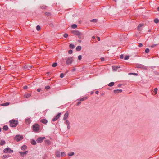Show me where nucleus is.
I'll list each match as a JSON object with an SVG mask.
<instances>
[{
  "label": "nucleus",
  "instance_id": "obj_55",
  "mask_svg": "<svg viewBox=\"0 0 159 159\" xmlns=\"http://www.w3.org/2000/svg\"><path fill=\"white\" fill-rule=\"evenodd\" d=\"M97 39H98V41H100V38L99 37H98Z\"/></svg>",
  "mask_w": 159,
  "mask_h": 159
},
{
  "label": "nucleus",
  "instance_id": "obj_58",
  "mask_svg": "<svg viewBox=\"0 0 159 159\" xmlns=\"http://www.w3.org/2000/svg\"><path fill=\"white\" fill-rule=\"evenodd\" d=\"M155 45H152L151 46V47L152 48L154 47Z\"/></svg>",
  "mask_w": 159,
  "mask_h": 159
},
{
  "label": "nucleus",
  "instance_id": "obj_42",
  "mask_svg": "<svg viewBox=\"0 0 159 159\" xmlns=\"http://www.w3.org/2000/svg\"><path fill=\"white\" fill-rule=\"evenodd\" d=\"M50 88V87L48 86H46L45 88V89L47 90L49 89Z\"/></svg>",
  "mask_w": 159,
  "mask_h": 159
},
{
  "label": "nucleus",
  "instance_id": "obj_25",
  "mask_svg": "<svg viewBox=\"0 0 159 159\" xmlns=\"http://www.w3.org/2000/svg\"><path fill=\"white\" fill-rule=\"evenodd\" d=\"M27 124H29L30 123V119H26L25 120Z\"/></svg>",
  "mask_w": 159,
  "mask_h": 159
},
{
  "label": "nucleus",
  "instance_id": "obj_13",
  "mask_svg": "<svg viewBox=\"0 0 159 159\" xmlns=\"http://www.w3.org/2000/svg\"><path fill=\"white\" fill-rule=\"evenodd\" d=\"M32 65H26L25 66V69H30L32 68Z\"/></svg>",
  "mask_w": 159,
  "mask_h": 159
},
{
  "label": "nucleus",
  "instance_id": "obj_12",
  "mask_svg": "<svg viewBox=\"0 0 159 159\" xmlns=\"http://www.w3.org/2000/svg\"><path fill=\"white\" fill-rule=\"evenodd\" d=\"M40 121H41V122L43 123V124H46L48 122L47 120L45 119H42Z\"/></svg>",
  "mask_w": 159,
  "mask_h": 159
},
{
  "label": "nucleus",
  "instance_id": "obj_44",
  "mask_svg": "<svg viewBox=\"0 0 159 159\" xmlns=\"http://www.w3.org/2000/svg\"><path fill=\"white\" fill-rule=\"evenodd\" d=\"M101 61H103L105 60L104 58L103 57H102L101 58Z\"/></svg>",
  "mask_w": 159,
  "mask_h": 159
},
{
  "label": "nucleus",
  "instance_id": "obj_34",
  "mask_svg": "<svg viewBox=\"0 0 159 159\" xmlns=\"http://www.w3.org/2000/svg\"><path fill=\"white\" fill-rule=\"evenodd\" d=\"M57 63H55L52 65V66L53 67H55L57 66Z\"/></svg>",
  "mask_w": 159,
  "mask_h": 159
},
{
  "label": "nucleus",
  "instance_id": "obj_48",
  "mask_svg": "<svg viewBox=\"0 0 159 159\" xmlns=\"http://www.w3.org/2000/svg\"><path fill=\"white\" fill-rule=\"evenodd\" d=\"M129 74H133L134 75H137V74L136 73H130Z\"/></svg>",
  "mask_w": 159,
  "mask_h": 159
},
{
  "label": "nucleus",
  "instance_id": "obj_26",
  "mask_svg": "<svg viewBox=\"0 0 159 159\" xmlns=\"http://www.w3.org/2000/svg\"><path fill=\"white\" fill-rule=\"evenodd\" d=\"M69 47L72 49H73L74 48V45L72 44H70L69 45Z\"/></svg>",
  "mask_w": 159,
  "mask_h": 159
},
{
  "label": "nucleus",
  "instance_id": "obj_28",
  "mask_svg": "<svg viewBox=\"0 0 159 159\" xmlns=\"http://www.w3.org/2000/svg\"><path fill=\"white\" fill-rule=\"evenodd\" d=\"M26 146L25 145H23L21 147V149L22 150H24L26 148Z\"/></svg>",
  "mask_w": 159,
  "mask_h": 159
},
{
  "label": "nucleus",
  "instance_id": "obj_15",
  "mask_svg": "<svg viewBox=\"0 0 159 159\" xmlns=\"http://www.w3.org/2000/svg\"><path fill=\"white\" fill-rule=\"evenodd\" d=\"M27 151H26L24 152H19L21 155L24 156V155L27 154Z\"/></svg>",
  "mask_w": 159,
  "mask_h": 159
},
{
  "label": "nucleus",
  "instance_id": "obj_37",
  "mask_svg": "<svg viewBox=\"0 0 159 159\" xmlns=\"http://www.w3.org/2000/svg\"><path fill=\"white\" fill-rule=\"evenodd\" d=\"M82 59V56L81 55H79L78 57V59L79 60H80L81 59Z\"/></svg>",
  "mask_w": 159,
  "mask_h": 159
},
{
  "label": "nucleus",
  "instance_id": "obj_9",
  "mask_svg": "<svg viewBox=\"0 0 159 159\" xmlns=\"http://www.w3.org/2000/svg\"><path fill=\"white\" fill-rule=\"evenodd\" d=\"M69 115V112L68 111H66L64 115V116L63 118V120H66L68 118Z\"/></svg>",
  "mask_w": 159,
  "mask_h": 159
},
{
  "label": "nucleus",
  "instance_id": "obj_7",
  "mask_svg": "<svg viewBox=\"0 0 159 159\" xmlns=\"http://www.w3.org/2000/svg\"><path fill=\"white\" fill-rule=\"evenodd\" d=\"M71 32L73 34L78 36H80L81 35V33L78 31L73 30L71 31Z\"/></svg>",
  "mask_w": 159,
  "mask_h": 159
},
{
  "label": "nucleus",
  "instance_id": "obj_10",
  "mask_svg": "<svg viewBox=\"0 0 159 159\" xmlns=\"http://www.w3.org/2000/svg\"><path fill=\"white\" fill-rule=\"evenodd\" d=\"M113 70L114 71H116L118 69L120 68V67L113 66H112Z\"/></svg>",
  "mask_w": 159,
  "mask_h": 159
},
{
  "label": "nucleus",
  "instance_id": "obj_45",
  "mask_svg": "<svg viewBox=\"0 0 159 159\" xmlns=\"http://www.w3.org/2000/svg\"><path fill=\"white\" fill-rule=\"evenodd\" d=\"M65 153L64 152H62L61 153V156H64V155H65Z\"/></svg>",
  "mask_w": 159,
  "mask_h": 159
},
{
  "label": "nucleus",
  "instance_id": "obj_46",
  "mask_svg": "<svg viewBox=\"0 0 159 159\" xmlns=\"http://www.w3.org/2000/svg\"><path fill=\"white\" fill-rule=\"evenodd\" d=\"M154 22L156 24H157L159 22V20H154Z\"/></svg>",
  "mask_w": 159,
  "mask_h": 159
},
{
  "label": "nucleus",
  "instance_id": "obj_49",
  "mask_svg": "<svg viewBox=\"0 0 159 159\" xmlns=\"http://www.w3.org/2000/svg\"><path fill=\"white\" fill-rule=\"evenodd\" d=\"M28 87L27 86H25L23 87V88L24 89H26Z\"/></svg>",
  "mask_w": 159,
  "mask_h": 159
},
{
  "label": "nucleus",
  "instance_id": "obj_47",
  "mask_svg": "<svg viewBox=\"0 0 159 159\" xmlns=\"http://www.w3.org/2000/svg\"><path fill=\"white\" fill-rule=\"evenodd\" d=\"M120 57L121 59H123L124 57V56L123 55H121L120 56Z\"/></svg>",
  "mask_w": 159,
  "mask_h": 159
},
{
  "label": "nucleus",
  "instance_id": "obj_64",
  "mask_svg": "<svg viewBox=\"0 0 159 159\" xmlns=\"http://www.w3.org/2000/svg\"><path fill=\"white\" fill-rule=\"evenodd\" d=\"M137 67H138V68H140V67H141L140 66H137Z\"/></svg>",
  "mask_w": 159,
  "mask_h": 159
},
{
  "label": "nucleus",
  "instance_id": "obj_30",
  "mask_svg": "<svg viewBox=\"0 0 159 159\" xmlns=\"http://www.w3.org/2000/svg\"><path fill=\"white\" fill-rule=\"evenodd\" d=\"M41 28L40 26L38 25L36 27V29L38 31H39L40 30Z\"/></svg>",
  "mask_w": 159,
  "mask_h": 159
},
{
  "label": "nucleus",
  "instance_id": "obj_31",
  "mask_svg": "<svg viewBox=\"0 0 159 159\" xmlns=\"http://www.w3.org/2000/svg\"><path fill=\"white\" fill-rule=\"evenodd\" d=\"M41 8L42 9H46L47 8V7L45 6H43L41 7Z\"/></svg>",
  "mask_w": 159,
  "mask_h": 159
},
{
  "label": "nucleus",
  "instance_id": "obj_38",
  "mask_svg": "<svg viewBox=\"0 0 159 159\" xmlns=\"http://www.w3.org/2000/svg\"><path fill=\"white\" fill-rule=\"evenodd\" d=\"M60 77L61 78H62L64 77V74L63 73H61L60 75Z\"/></svg>",
  "mask_w": 159,
  "mask_h": 159
},
{
  "label": "nucleus",
  "instance_id": "obj_32",
  "mask_svg": "<svg viewBox=\"0 0 159 159\" xmlns=\"http://www.w3.org/2000/svg\"><path fill=\"white\" fill-rule=\"evenodd\" d=\"M154 91L155 92V94H157V90H158V89L157 88H155L154 89Z\"/></svg>",
  "mask_w": 159,
  "mask_h": 159
},
{
  "label": "nucleus",
  "instance_id": "obj_62",
  "mask_svg": "<svg viewBox=\"0 0 159 159\" xmlns=\"http://www.w3.org/2000/svg\"><path fill=\"white\" fill-rule=\"evenodd\" d=\"M157 9L158 11H159V7H157Z\"/></svg>",
  "mask_w": 159,
  "mask_h": 159
},
{
  "label": "nucleus",
  "instance_id": "obj_19",
  "mask_svg": "<svg viewBox=\"0 0 159 159\" xmlns=\"http://www.w3.org/2000/svg\"><path fill=\"white\" fill-rule=\"evenodd\" d=\"M9 102H6L1 104V105L2 106H7L9 105Z\"/></svg>",
  "mask_w": 159,
  "mask_h": 159
},
{
  "label": "nucleus",
  "instance_id": "obj_57",
  "mask_svg": "<svg viewBox=\"0 0 159 159\" xmlns=\"http://www.w3.org/2000/svg\"><path fill=\"white\" fill-rule=\"evenodd\" d=\"M121 84H118V87H121Z\"/></svg>",
  "mask_w": 159,
  "mask_h": 159
},
{
  "label": "nucleus",
  "instance_id": "obj_8",
  "mask_svg": "<svg viewBox=\"0 0 159 159\" xmlns=\"http://www.w3.org/2000/svg\"><path fill=\"white\" fill-rule=\"evenodd\" d=\"M61 115V113H58V114L56 116L52 119V121H55L57 119H58L60 117Z\"/></svg>",
  "mask_w": 159,
  "mask_h": 159
},
{
  "label": "nucleus",
  "instance_id": "obj_29",
  "mask_svg": "<svg viewBox=\"0 0 159 159\" xmlns=\"http://www.w3.org/2000/svg\"><path fill=\"white\" fill-rule=\"evenodd\" d=\"M74 152H71V153H69L68 154V155L69 156H71L74 155Z\"/></svg>",
  "mask_w": 159,
  "mask_h": 159
},
{
  "label": "nucleus",
  "instance_id": "obj_16",
  "mask_svg": "<svg viewBox=\"0 0 159 159\" xmlns=\"http://www.w3.org/2000/svg\"><path fill=\"white\" fill-rule=\"evenodd\" d=\"M81 47L80 46H78L76 48V49L77 51H80L81 50Z\"/></svg>",
  "mask_w": 159,
  "mask_h": 159
},
{
  "label": "nucleus",
  "instance_id": "obj_22",
  "mask_svg": "<svg viewBox=\"0 0 159 159\" xmlns=\"http://www.w3.org/2000/svg\"><path fill=\"white\" fill-rule=\"evenodd\" d=\"M31 95L29 93H27L24 95V97L25 98H28L30 97Z\"/></svg>",
  "mask_w": 159,
  "mask_h": 159
},
{
  "label": "nucleus",
  "instance_id": "obj_14",
  "mask_svg": "<svg viewBox=\"0 0 159 159\" xmlns=\"http://www.w3.org/2000/svg\"><path fill=\"white\" fill-rule=\"evenodd\" d=\"M87 99V97H83V98L80 99H78L77 100L80 101H84V100H86Z\"/></svg>",
  "mask_w": 159,
  "mask_h": 159
},
{
  "label": "nucleus",
  "instance_id": "obj_35",
  "mask_svg": "<svg viewBox=\"0 0 159 159\" xmlns=\"http://www.w3.org/2000/svg\"><path fill=\"white\" fill-rule=\"evenodd\" d=\"M65 123L67 125H70V122H69V121L68 120H66V122H65Z\"/></svg>",
  "mask_w": 159,
  "mask_h": 159
},
{
  "label": "nucleus",
  "instance_id": "obj_21",
  "mask_svg": "<svg viewBox=\"0 0 159 159\" xmlns=\"http://www.w3.org/2000/svg\"><path fill=\"white\" fill-rule=\"evenodd\" d=\"M5 143V142L3 140H1L0 143V144L2 146Z\"/></svg>",
  "mask_w": 159,
  "mask_h": 159
},
{
  "label": "nucleus",
  "instance_id": "obj_60",
  "mask_svg": "<svg viewBox=\"0 0 159 159\" xmlns=\"http://www.w3.org/2000/svg\"><path fill=\"white\" fill-rule=\"evenodd\" d=\"M92 38L93 39H95V37L94 36H93Z\"/></svg>",
  "mask_w": 159,
  "mask_h": 159
},
{
  "label": "nucleus",
  "instance_id": "obj_27",
  "mask_svg": "<svg viewBox=\"0 0 159 159\" xmlns=\"http://www.w3.org/2000/svg\"><path fill=\"white\" fill-rule=\"evenodd\" d=\"M77 26L76 24H73L72 25L71 27L73 29H75L77 28Z\"/></svg>",
  "mask_w": 159,
  "mask_h": 159
},
{
  "label": "nucleus",
  "instance_id": "obj_39",
  "mask_svg": "<svg viewBox=\"0 0 159 159\" xmlns=\"http://www.w3.org/2000/svg\"><path fill=\"white\" fill-rule=\"evenodd\" d=\"M72 50H70L69 51H68V53L69 54H72Z\"/></svg>",
  "mask_w": 159,
  "mask_h": 159
},
{
  "label": "nucleus",
  "instance_id": "obj_20",
  "mask_svg": "<svg viewBox=\"0 0 159 159\" xmlns=\"http://www.w3.org/2000/svg\"><path fill=\"white\" fill-rule=\"evenodd\" d=\"M56 155L57 157H59L60 156V152L59 151H57L56 152Z\"/></svg>",
  "mask_w": 159,
  "mask_h": 159
},
{
  "label": "nucleus",
  "instance_id": "obj_56",
  "mask_svg": "<svg viewBox=\"0 0 159 159\" xmlns=\"http://www.w3.org/2000/svg\"><path fill=\"white\" fill-rule=\"evenodd\" d=\"M46 141L48 143H49V140H47Z\"/></svg>",
  "mask_w": 159,
  "mask_h": 159
},
{
  "label": "nucleus",
  "instance_id": "obj_59",
  "mask_svg": "<svg viewBox=\"0 0 159 159\" xmlns=\"http://www.w3.org/2000/svg\"><path fill=\"white\" fill-rule=\"evenodd\" d=\"M75 69H73L72 71H75Z\"/></svg>",
  "mask_w": 159,
  "mask_h": 159
},
{
  "label": "nucleus",
  "instance_id": "obj_61",
  "mask_svg": "<svg viewBox=\"0 0 159 159\" xmlns=\"http://www.w3.org/2000/svg\"><path fill=\"white\" fill-rule=\"evenodd\" d=\"M154 20H159L157 18H155Z\"/></svg>",
  "mask_w": 159,
  "mask_h": 159
},
{
  "label": "nucleus",
  "instance_id": "obj_50",
  "mask_svg": "<svg viewBox=\"0 0 159 159\" xmlns=\"http://www.w3.org/2000/svg\"><path fill=\"white\" fill-rule=\"evenodd\" d=\"M91 22H93V23H96L97 22V20H90Z\"/></svg>",
  "mask_w": 159,
  "mask_h": 159
},
{
  "label": "nucleus",
  "instance_id": "obj_24",
  "mask_svg": "<svg viewBox=\"0 0 159 159\" xmlns=\"http://www.w3.org/2000/svg\"><path fill=\"white\" fill-rule=\"evenodd\" d=\"M31 144L33 145H35L36 144V142L34 140H32L31 141Z\"/></svg>",
  "mask_w": 159,
  "mask_h": 159
},
{
  "label": "nucleus",
  "instance_id": "obj_33",
  "mask_svg": "<svg viewBox=\"0 0 159 159\" xmlns=\"http://www.w3.org/2000/svg\"><path fill=\"white\" fill-rule=\"evenodd\" d=\"M149 52V49L148 48H146L145 50V52L146 53H148Z\"/></svg>",
  "mask_w": 159,
  "mask_h": 159
},
{
  "label": "nucleus",
  "instance_id": "obj_11",
  "mask_svg": "<svg viewBox=\"0 0 159 159\" xmlns=\"http://www.w3.org/2000/svg\"><path fill=\"white\" fill-rule=\"evenodd\" d=\"M122 92V89H117L114 90V92L115 93H120Z\"/></svg>",
  "mask_w": 159,
  "mask_h": 159
},
{
  "label": "nucleus",
  "instance_id": "obj_41",
  "mask_svg": "<svg viewBox=\"0 0 159 159\" xmlns=\"http://www.w3.org/2000/svg\"><path fill=\"white\" fill-rule=\"evenodd\" d=\"M129 58V56H126L125 57V60H127Z\"/></svg>",
  "mask_w": 159,
  "mask_h": 159
},
{
  "label": "nucleus",
  "instance_id": "obj_54",
  "mask_svg": "<svg viewBox=\"0 0 159 159\" xmlns=\"http://www.w3.org/2000/svg\"><path fill=\"white\" fill-rule=\"evenodd\" d=\"M95 93L96 94H98L99 93V92L98 91H97L95 92Z\"/></svg>",
  "mask_w": 159,
  "mask_h": 159
},
{
  "label": "nucleus",
  "instance_id": "obj_3",
  "mask_svg": "<svg viewBox=\"0 0 159 159\" xmlns=\"http://www.w3.org/2000/svg\"><path fill=\"white\" fill-rule=\"evenodd\" d=\"M39 125L37 124H35L33 125V129L35 132H36L39 129Z\"/></svg>",
  "mask_w": 159,
  "mask_h": 159
},
{
  "label": "nucleus",
  "instance_id": "obj_52",
  "mask_svg": "<svg viewBox=\"0 0 159 159\" xmlns=\"http://www.w3.org/2000/svg\"><path fill=\"white\" fill-rule=\"evenodd\" d=\"M37 90L38 92H40L41 90V89H38Z\"/></svg>",
  "mask_w": 159,
  "mask_h": 159
},
{
  "label": "nucleus",
  "instance_id": "obj_17",
  "mask_svg": "<svg viewBox=\"0 0 159 159\" xmlns=\"http://www.w3.org/2000/svg\"><path fill=\"white\" fill-rule=\"evenodd\" d=\"M8 129V127L7 125H4L3 128V129L6 131Z\"/></svg>",
  "mask_w": 159,
  "mask_h": 159
},
{
  "label": "nucleus",
  "instance_id": "obj_18",
  "mask_svg": "<svg viewBox=\"0 0 159 159\" xmlns=\"http://www.w3.org/2000/svg\"><path fill=\"white\" fill-rule=\"evenodd\" d=\"M144 24H142V23H141V24H139L138 26V29L139 30L140 29V28L142 26H143L144 25Z\"/></svg>",
  "mask_w": 159,
  "mask_h": 159
},
{
  "label": "nucleus",
  "instance_id": "obj_6",
  "mask_svg": "<svg viewBox=\"0 0 159 159\" xmlns=\"http://www.w3.org/2000/svg\"><path fill=\"white\" fill-rule=\"evenodd\" d=\"M45 137H39L37 139V142L38 143H42L43 139H45Z\"/></svg>",
  "mask_w": 159,
  "mask_h": 159
},
{
  "label": "nucleus",
  "instance_id": "obj_4",
  "mask_svg": "<svg viewBox=\"0 0 159 159\" xmlns=\"http://www.w3.org/2000/svg\"><path fill=\"white\" fill-rule=\"evenodd\" d=\"M73 61V59L72 57H68L67 59L66 63L67 64L69 65L71 64Z\"/></svg>",
  "mask_w": 159,
  "mask_h": 159
},
{
  "label": "nucleus",
  "instance_id": "obj_23",
  "mask_svg": "<svg viewBox=\"0 0 159 159\" xmlns=\"http://www.w3.org/2000/svg\"><path fill=\"white\" fill-rule=\"evenodd\" d=\"M114 82H111L109 84H108V85L109 86L111 87V86H113L114 85Z\"/></svg>",
  "mask_w": 159,
  "mask_h": 159
},
{
  "label": "nucleus",
  "instance_id": "obj_63",
  "mask_svg": "<svg viewBox=\"0 0 159 159\" xmlns=\"http://www.w3.org/2000/svg\"><path fill=\"white\" fill-rule=\"evenodd\" d=\"M93 92H92L91 93V94H92L93 93Z\"/></svg>",
  "mask_w": 159,
  "mask_h": 159
},
{
  "label": "nucleus",
  "instance_id": "obj_1",
  "mask_svg": "<svg viewBox=\"0 0 159 159\" xmlns=\"http://www.w3.org/2000/svg\"><path fill=\"white\" fill-rule=\"evenodd\" d=\"M9 122L10 126L12 127H16L18 123V121L15 120H13L9 121Z\"/></svg>",
  "mask_w": 159,
  "mask_h": 159
},
{
  "label": "nucleus",
  "instance_id": "obj_5",
  "mask_svg": "<svg viewBox=\"0 0 159 159\" xmlns=\"http://www.w3.org/2000/svg\"><path fill=\"white\" fill-rule=\"evenodd\" d=\"M13 152V150H11L9 148H7L4 150L3 152L5 153H10Z\"/></svg>",
  "mask_w": 159,
  "mask_h": 159
},
{
  "label": "nucleus",
  "instance_id": "obj_51",
  "mask_svg": "<svg viewBox=\"0 0 159 159\" xmlns=\"http://www.w3.org/2000/svg\"><path fill=\"white\" fill-rule=\"evenodd\" d=\"M67 127L68 129H69L70 128V125H67Z\"/></svg>",
  "mask_w": 159,
  "mask_h": 159
},
{
  "label": "nucleus",
  "instance_id": "obj_53",
  "mask_svg": "<svg viewBox=\"0 0 159 159\" xmlns=\"http://www.w3.org/2000/svg\"><path fill=\"white\" fill-rule=\"evenodd\" d=\"M80 104H81V102H78L77 103V106H78V105H80Z\"/></svg>",
  "mask_w": 159,
  "mask_h": 159
},
{
  "label": "nucleus",
  "instance_id": "obj_40",
  "mask_svg": "<svg viewBox=\"0 0 159 159\" xmlns=\"http://www.w3.org/2000/svg\"><path fill=\"white\" fill-rule=\"evenodd\" d=\"M45 14L46 15V16H49L50 14V13L49 12H45Z\"/></svg>",
  "mask_w": 159,
  "mask_h": 159
},
{
  "label": "nucleus",
  "instance_id": "obj_36",
  "mask_svg": "<svg viewBox=\"0 0 159 159\" xmlns=\"http://www.w3.org/2000/svg\"><path fill=\"white\" fill-rule=\"evenodd\" d=\"M68 36V34H67L65 33L64 34V37L66 38H67Z\"/></svg>",
  "mask_w": 159,
  "mask_h": 159
},
{
  "label": "nucleus",
  "instance_id": "obj_2",
  "mask_svg": "<svg viewBox=\"0 0 159 159\" xmlns=\"http://www.w3.org/2000/svg\"><path fill=\"white\" fill-rule=\"evenodd\" d=\"M23 138V137L20 135H16L15 137V139L17 141H19L21 140Z\"/></svg>",
  "mask_w": 159,
  "mask_h": 159
},
{
  "label": "nucleus",
  "instance_id": "obj_43",
  "mask_svg": "<svg viewBox=\"0 0 159 159\" xmlns=\"http://www.w3.org/2000/svg\"><path fill=\"white\" fill-rule=\"evenodd\" d=\"M143 46V44L141 43H139L138 45L139 47H142Z\"/></svg>",
  "mask_w": 159,
  "mask_h": 159
}]
</instances>
